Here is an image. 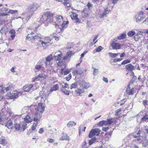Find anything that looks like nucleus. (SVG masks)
<instances>
[{"label":"nucleus","instance_id":"28","mask_svg":"<svg viewBox=\"0 0 148 148\" xmlns=\"http://www.w3.org/2000/svg\"><path fill=\"white\" fill-rule=\"evenodd\" d=\"M27 12V13L25 14V16L26 17V20H29L33 15V13L29 12Z\"/></svg>","mask_w":148,"mask_h":148},{"label":"nucleus","instance_id":"41","mask_svg":"<svg viewBox=\"0 0 148 148\" xmlns=\"http://www.w3.org/2000/svg\"><path fill=\"white\" fill-rule=\"evenodd\" d=\"M77 82H75L72 84L71 86L70 89L75 88L77 86Z\"/></svg>","mask_w":148,"mask_h":148},{"label":"nucleus","instance_id":"47","mask_svg":"<svg viewBox=\"0 0 148 148\" xmlns=\"http://www.w3.org/2000/svg\"><path fill=\"white\" fill-rule=\"evenodd\" d=\"M140 38V36H138V35L136 34L134 37V39L136 41H138Z\"/></svg>","mask_w":148,"mask_h":148},{"label":"nucleus","instance_id":"11","mask_svg":"<svg viewBox=\"0 0 148 148\" xmlns=\"http://www.w3.org/2000/svg\"><path fill=\"white\" fill-rule=\"evenodd\" d=\"M134 88H131L130 85H128L126 90L125 92L127 94L129 95H133L134 94Z\"/></svg>","mask_w":148,"mask_h":148},{"label":"nucleus","instance_id":"21","mask_svg":"<svg viewBox=\"0 0 148 148\" xmlns=\"http://www.w3.org/2000/svg\"><path fill=\"white\" fill-rule=\"evenodd\" d=\"M32 119L30 116L29 115L26 116L24 118V121L28 123H30L32 121Z\"/></svg>","mask_w":148,"mask_h":148},{"label":"nucleus","instance_id":"20","mask_svg":"<svg viewBox=\"0 0 148 148\" xmlns=\"http://www.w3.org/2000/svg\"><path fill=\"white\" fill-rule=\"evenodd\" d=\"M14 126L15 128L17 130L20 131H22V128L20 124L15 123L14 124Z\"/></svg>","mask_w":148,"mask_h":148},{"label":"nucleus","instance_id":"56","mask_svg":"<svg viewBox=\"0 0 148 148\" xmlns=\"http://www.w3.org/2000/svg\"><path fill=\"white\" fill-rule=\"evenodd\" d=\"M72 75L71 74H69L67 77H66V80L69 81L71 78Z\"/></svg>","mask_w":148,"mask_h":148},{"label":"nucleus","instance_id":"58","mask_svg":"<svg viewBox=\"0 0 148 148\" xmlns=\"http://www.w3.org/2000/svg\"><path fill=\"white\" fill-rule=\"evenodd\" d=\"M68 138V136H63L61 138V140H66Z\"/></svg>","mask_w":148,"mask_h":148},{"label":"nucleus","instance_id":"9","mask_svg":"<svg viewBox=\"0 0 148 148\" xmlns=\"http://www.w3.org/2000/svg\"><path fill=\"white\" fill-rule=\"evenodd\" d=\"M53 58L54 59V58L53 57L52 54H50L46 58V61L45 62L46 66H49L50 62Z\"/></svg>","mask_w":148,"mask_h":148},{"label":"nucleus","instance_id":"30","mask_svg":"<svg viewBox=\"0 0 148 148\" xmlns=\"http://www.w3.org/2000/svg\"><path fill=\"white\" fill-rule=\"evenodd\" d=\"M9 33L10 34H11L10 37L11 38L12 40H13L15 36V34L16 32L14 30L12 29L9 31Z\"/></svg>","mask_w":148,"mask_h":148},{"label":"nucleus","instance_id":"36","mask_svg":"<svg viewBox=\"0 0 148 148\" xmlns=\"http://www.w3.org/2000/svg\"><path fill=\"white\" fill-rule=\"evenodd\" d=\"M71 13L72 14L71 15V16L72 19L75 20L77 18V15L76 13L73 12H72Z\"/></svg>","mask_w":148,"mask_h":148},{"label":"nucleus","instance_id":"45","mask_svg":"<svg viewBox=\"0 0 148 148\" xmlns=\"http://www.w3.org/2000/svg\"><path fill=\"white\" fill-rule=\"evenodd\" d=\"M103 49V47L100 46L95 49L96 52H99L101 51Z\"/></svg>","mask_w":148,"mask_h":148},{"label":"nucleus","instance_id":"26","mask_svg":"<svg viewBox=\"0 0 148 148\" xmlns=\"http://www.w3.org/2000/svg\"><path fill=\"white\" fill-rule=\"evenodd\" d=\"M141 121L143 122H148V114H146L142 118Z\"/></svg>","mask_w":148,"mask_h":148},{"label":"nucleus","instance_id":"54","mask_svg":"<svg viewBox=\"0 0 148 148\" xmlns=\"http://www.w3.org/2000/svg\"><path fill=\"white\" fill-rule=\"evenodd\" d=\"M70 92V91L66 89H65L64 90L63 92L64 93L65 95H69Z\"/></svg>","mask_w":148,"mask_h":148},{"label":"nucleus","instance_id":"55","mask_svg":"<svg viewBox=\"0 0 148 148\" xmlns=\"http://www.w3.org/2000/svg\"><path fill=\"white\" fill-rule=\"evenodd\" d=\"M122 60V59L121 58H115L113 60V62H119L121 61Z\"/></svg>","mask_w":148,"mask_h":148},{"label":"nucleus","instance_id":"23","mask_svg":"<svg viewBox=\"0 0 148 148\" xmlns=\"http://www.w3.org/2000/svg\"><path fill=\"white\" fill-rule=\"evenodd\" d=\"M141 132L140 130L138 131V133L135 134H134L133 136V137L134 138H138L137 139V141H139L140 140V138L139 137L140 136V134Z\"/></svg>","mask_w":148,"mask_h":148},{"label":"nucleus","instance_id":"25","mask_svg":"<svg viewBox=\"0 0 148 148\" xmlns=\"http://www.w3.org/2000/svg\"><path fill=\"white\" fill-rule=\"evenodd\" d=\"M7 143L5 138L4 137H0V144L3 145H5Z\"/></svg>","mask_w":148,"mask_h":148},{"label":"nucleus","instance_id":"52","mask_svg":"<svg viewBox=\"0 0 148 148\" xmlns=\"http://www.w3.org/2000/svg\"><path fill=\"white\" fill-rule=\"evenodd\" d=\"M104 120L100 121L98 124V125L99 126L101 127L104 125Z\"/></svg>","mask_w":148,"mask_h":148},{"label":"nucleus","instance_id":"44","mask_svg":"<svg viewBox=\"0 0 148 148\" xmlns=\"http://www.w3.org/2000/svg\"><path fill=\"white\" fill-rule=\"evenodd\" d=\"M46 75L45 74L43 73H41L39 74L38 75L37 77L36 78H45Z\"/></svg>","mask_w":148,"mask_h":148},{"label":"nucleus","instance_id":"1","mask_svg":"<svg viewBox=\"0 0 148 148\" xmlns=\"http://www.w3.org/2000/svg\"><path fill=\"white\" fill-rule=\"evenodd\" d=\"M53 15V14L49 11L46 12L45 14L40 18V20L44 23L49 19L51 18Z\"/></svg>","mask_w":148,"mask_h":148},{"label":"nucleus","instance_id":"40","mask_svg":"<svg viewBox=\"0 0 148 148\" xmlns=\"http://www.w3.org/2000/svg\"><path fill=\"white\" fill-rule=\"evenodd\" d=\"M69 1L67 0H65L63 3L64 4V5L67 7H70L71 4L69 3Z\"/></svg>","mask_w":148,"mask_h":148},{"label":"nucleus","instance_id":"15","mask_svg":"<svg viewBox=\"0 0 148 148\" xmlns=\"http://www.w3.org/2000/svg\"><path fill=\"white\" fill-rule=\"evenodd\" d=\"M125 68L127 71H132L135 69L134 66L131 64L126 65Z\"/></svg>","mask_w":148,"mask_h":148},{"label":"nucleus","instance_id":"43","mask_svg":"<svg viewBox=\"0 0 148 148\" xmlns=\"http://www.w3.org/2000/svg\"><path fill=\"white\" fill-rule=\"evenodd\" d=\"M130 62L131 61L130 60H125L121 63V65H123L127 64L128 63H130Z\"/></svg>","mask_w":148,"mask_h":148},{"label":"nucleus","instance_id":"16","mask_svg":"<svg viewBox=\"0 0 148 148\" xmlns=\"http://www.w3.org/2000/svg\"><path fill=\"white\" fill-rule=\"evenodd\" d=\"M36 10V7L34 5H31L27 8V11L31 13H33V12L35 11Z\"/></svg>","mask_w":148,"mask_h":148},{"label":"nucleus","instance_id":"42","mask_svg":"<svg viewBox=\"0 0 148 148\" xmlns=\"http://www.w3.org/2000/svg\"><path fill=\"white\" fill-rule=\"evenodd\" d=\"M95 135L94 134V132H93V131L92 129V130L90 132L88 135V137L90 138H91Z\"/></svg>","mask_w":148,"mask_h":148},{"label":"nucleus","instance_id":"5","mask_svg":"<svg viewBox=\"0 0 148 148\" xmlns=\"http://www.w3.org/2000/svg\"><path fill=\"white\" fill-rule=\"evenodd\" d=\"M62 54V53L61 51H58L55 53L54 55V59L56 60H62L61 59L62 58L61 56Z\"/></svg>","mask_w":148,"mask_h":148},{"label":"nucleus","instance_id":"64","mask_svg":"<svg viewBox=\"0 0 148 148\" xmlns=\"http://www.w3.org/2000/svg\"><path fill=\"white\" fill-rule=\"evenodd\" d=\"M49 141V142L50 143H53L54 141V140L52 138H51L49 139V138H48L47 140V141Z\"/></svg>","mask_w":148,"mask_h":148},{"label":"nucleus","instance_id":"29","mask_svg":"<svg viewBox=\"0 0 148 148\" xmlns=\"http://www.w3.org/2000/svg\"><path fill=\"white\" fill-rule=\"evenodd\" d=\"M75 92L77 94H79V95H81V94L84 93V91L83 89H77L75 90Z\"/></svg>","mask_w":148,"mask_h":148},{"label":"nucleus","instance_id":"46","mask_svg":"<svg viewBox=\"0 0 148 148\" xmlns=\"http://www.w3.org/2000/svg\"><path fill=\"white\" fill-rule=\"evenodd\" d=\"M92 69H94V71H93V75H97L98 73V69H96L94 67H92Z\"/></svg>","mask_w":148,"mask_h":148},{"label":"nucleus","instance_id":"4","mask_svg":"<svg viewBox=\"0 0 148 148\" xmlns=\"http://www.w3.org/2000/svg\"><path fill=\"white\" fill-rule=\"evenodd\" d=\"M42 114L38 113V112H35L33 113L32 115V117L34 119V121L38 123V122L40 120V119L41 117Z\"/></svg>","mask_w":148,"mask_h":148},{"label":"nucleus","instance_id":"48","mask_svg":"<svg viewBox=\"0 0 148 148\" xmlns=\"http://www.w3.org/2000/svg\"><path fill=\"white\" fill-rule=\"evenodd\" d=\"M23 89L24 91L28 92L30 90L27 85L23 87Z\"/></svg>","mask_w":148,"mask_h":148},{"label":"nucleus","instance_id":"2","mask_svg":"<svg viewBox=\"0 0 148 148\" xmlns=\"http://www.w3.org/2000/svg\"><path fill=\"white\" fill-rule=\"evenodd\" d=\"M134 17L136 22L137 23H140L145 19V16L144 13L143 11H140L135 14Z\"/></svg>","mask_w":148,"mask_h":148},{"label":"nucleus","instance_id":"22","mask_svg":"<svg viewBox=\"0 0 148 148\" xmlns=\"http://www.w3.org/2000/svg\"><path fill=\"white\" fill-rule=\"evenodd\" d=\"M29 123L25 122L24 121L22 122V131H23L26 129L28 126V124Z\"/></svg>","mask_w":148,"mask_h":148},{"label":"nucleus","instance_id":"14","mask_svg":"<svg viewBox=\"0 0 148 148\" xmlns=\"http://www.w3.org/2000/svg\"><path fill=\"white\" fill-rule=\"evenodd\" d=\"M80 86H82L84 89H87L90 87L89 83L86 82L84 81H82L80 83Z\"/></svg>","mask_w":148,"mask_h":148},{"label":"nucleus","instance_id":"3","mask_svg":"<svg viewBox=\"0 0 148 148\" xmlns=\"http://www.w3.org/2000/svg\"><path fill=\"white\" fill-rule=\"evenodd\" d=\"M21 93L17 92L16 91H13L10 92L8 94V96L10 99H16L18 97V95H21Z\"/></svg>","mask_w":148,"mask_h":148},{"label":"nucleus","instance_id":"61","mask_svg":"<svg viewBox=\"0 0 148 148\" xmlns=\"http://www.w3.org/2000/svg\"><path fill=\"white\" fill-rule=\"evenodd\" d=\"M148 103V101L147 100H145L143 101V104L145 106Z\"/></svg>","mask_w":148,"mask_h":148},{"label":"nucleus","instance_id":"12","mask_svg":"<svg viewBox=\"0 0 148 148\" xmlns=\"http://www.w3.org/2000/svg\"><path fill=\"white\" fill-rule=\"evenodd\" d=\"M8 31V28L4 25L0 30V33L1 35L3 34L5 36L6 34V32Z\"/></svg>","mask_w":148,"mask_h":148},{"label":"nucleus","instance_id":"57","mask_svg":"<svg viewBox=\"0 0 148 148\" xmlns=\"http://www.w3.org/2000/svg\"><path fill=\"white\" fill-rule=\"evenodd\" d=\"M44 132V130H43V128H41L39 129V131H38V133L40 134H42Z\"/></svg>","mask_w":148,"mask_h":148},{"label":"nucleus","instance_id":"7","mask_svg":"<svg viewBox=\"0 0 148 148\" xmlns=\"http://www.w3.org/2000/svg\"><path fill=\"white\" fill-rule=\"evenodd\" d=\"M63 18V17L61 15H57L56 17V21L55 23V25L56 26L60 25L62 21Z\"/></svg>","mask_w":148,"mask_h":148},{"label":"nucleus","instance_id":"49","mask_svg":"<svg viewBox=\"0 0 148 148\" xmlns=\"http://www.w3.org/2000/svg\"><path fill=\"white\" fill-rule=\"evenodd\" d=\"M143 146L144 147H146L148 145V139L145 140L142 143Z\"/></svg>","mask_w":148,"mask_h":148},{"label":"nucleus","instance_id":"18","mask_svg":"<svg viewBox=\"0 0 148 148\" xmlns=\"http://www.w3.org/2000/svg\"><path fill=\"white\" fill-rule=\"evenodd\" d=\"M71 69H66L65 70H64V68H62L61 69V73L62 75L63 73H64V75H66L69 73L71 72Z\"/></svg>","mask_w":148,"mask_h":148},{"label":"nucleus","instance_id":"19","mask_svg":"<svg viewBox=\"0 0 148 148\" xmlns=\"http://www.w3.org/2000/svg\"><path fill=\"white\" fill-rule=\"evenodd\" d=\"M5 126L8 129H11L13 127V122L10 119L6 123Z\"/></svg>","mask_w":148,"mask_h":148},{"label":"nucleus","instance_id":"13","mask_svg":"<svg viewBox=\"0 0 148 148\" xmlns=\"http://www.w3.org/2000/svg\"><path fill=\"white\" fill-rule=\"evenodd\" d=\"M83 69L82 67L78 68L77 69L75 70L73 73L74 75L81 74L84 72V70Z\"/></svg>","mask_w":148,"mask_h":148},{"label":"nucleus","instance_id":"24","mask_svg":"<svg viewBox=\"0 0 148 148\" xmlns=\"http://www.w3.org/2000/svg\"><path fill=\"white\" fill-rule=\"evenodd\" d=\"M109 11L110 10H108L107 8L105 9L103 13L100 16V18H103L104 16H106V14L109 12Z\"/></svg>","mask_w":148,"mask_h":148},{"label":"nucleus","instance_id":"39","mask_svg":"<svg viewBox=\"0 0 148 148\" xmlns=\"http://www.w3.org/2000/svg\"><path fill=\"white\" fill-rule=\"evenodd\" d=\"M35 69L37 70H39L40 69H42L43 70L45 69V68L42 67V65H38L37 64L35 66Z\"/></svg>","mask_w":148,"mask_h":148},{"label":"nucleus","instance_id":"62","mask_svg":"<svg viewBox=\"0 0 148 148\" xmlns=\"http://www.w3.org/2000/svg\"><path fill=\"white\" fill-rule=\"evenodd\" d=\"M64 87L65 88H67L68 89L69 88V84L67 83H65L64 84Z\"/></svg>","mask_w":148,"mask_h":148},{"label":"nucleus","instance_id":"33","mask_svg":"<svg viewBox=\"0 0 148 148\" xmlns=\"http://www.w3.org/2000/svg\"><path fill=\"white\" fill-rule=\"evenodd\" d=\"M126 36V35L125 33H123L120 36L117 37V39L119 40H121L125 38Z\"/></svg>","mask_w":148,"mask_h":148},{"label":"nucleus","instance_id":"50","mask_svg":"<svg viewBox=\"0 0 148 148\" xmlns=\"http://www.w3.org/2000/svg\"><path fill=\"white\" fill-rule=\"evenodd\" d=\"M17 12V10H10L8 12V13H10L12 14H15Z\"/></svg>","mask_w":148,"mask_h":148},{"label":"nucleus","instance_id":"53","mask_svg":"<svg viewBox=\"0 0 148 148\" xmlns=\"http://www.w3.org/2000/svg\"><path fill=\"white\" fill-rule=\"evenodd\" d=\"M37 123H34L32 127V131H34L36 130V127Z\"/></svg>","mask_w":148,"mask_h":148},{"label":"nucleus","instance_id":"60","mask_svg":"<svg viewBox=\"0 0 148 148\" xmlns=\"http://www.w3.org/2000/svg\"><path fill=\"white\" fill-rule=\"evenodd\" d=\"M29 34H28L27 35V37H26V40H30L31 39H32V38H31V37H30V36H29Z\"/></svg>","mask_w":148,"mask_h":148},{"label":"nucleus","instance_id":"34","mask_svg":"<svg viewBox=\"0 0 148 148\" xmlns=\"http://www.w3.org/2000/svg\"><path fill=\"white\" fill-rule=\"evenodd\" d=\"M136 34L135 32L133 30L129 32L127 34V35L129 37H132Z\"/></svg>","mask_w":148,"mask_h":148},{"label":"nucleus","instance_id":"31","mask_svg":"<svg viewBox=\"0 0 148 148\" xmlns=\"http://www.w3.org/2000/svg\"><path fill=\"white\" fill-rule=\"evenodd\" d=\"M59 89V86L58 84H56L54 85L50 89V91L52 92L53 91H56L58 90Z\"/></svg>","mask_w":148,"mask_h":148},{"label":"nucleus","instance_id":"6","mask_svg":"<svg viewBox=\"0 0 148 148\" xmlns=\"http://www.w3.org/2000/svg\"><path fill=\"white\" fill-rule=\"evenodd\" d=\"M45 109V104L42 103H40L38 104V106L37 108V110L40 113H42L44 111Z\"/></svg>","mask_w":148,"mask_h":148},{"label":"nucleus","instance_id":"17","mask_svg":"<svg viewBox=\"0 0 148 148\" xmlns=\"http://www.w3.org/2000/svg\"><path fill=\"white\" fill-rule=\"evenodd\" d=\"M69 23L68 21H64L61 25L62 27L60 28V31H62L64 28L67 27L68 24Z\"/></svg>","mask_w":148,"mask_h":148},{"label":"nucleus","instance_id":"32","mask_svg":"<svg viewBox=\"0 0 148 148\" xmlns=\"http://www.w3.org/2000/svg\"><path fill=\"white\" fill-rule=\"evenodd\" d=\"M76 125V123L73 121H71L69 122L67 124V126L68 127H71L73 126H75Z\"/></svg>","mask_w":148,"mask_h":148},{"label":"nucleus","instance_id":"59","mask_svg":"<svg viewBox=\"0 0 148 148\" xmlns=\"http://www.w3.org/2000/svg\"><path fill=\"white\" fill-rule=\"evenodd\" d=\"M109 127H105L102 128V130L106 132L108 129Z\"/></svg>","mask_w":148,"mask_h":148},{"label":"nucleus","instance_id":"27","mask_svg":"<svg viewBox=\"0 0 148 148\" xmlns=\"http://www.w3.org/2000/svg\"><path fill=\"white\" fill-rule=\"evenodd\" d=\"M27 12V13L25 14V16L26 17V20H29L33 15V13L29 12Z\"/></svg>","mask_w":148,"mask_h":148},{"label":"nucleus","instance_id":"51","mask_svg":"<svg viewBox=\"0 0 148 148\" xmlns=\"http://www.w3.org/2000/svg\"><path fill=\"white\" fill-rule=\"evenodd\" d=\"M107 122L108 123L109 125H111L113 121V119L112 118L110 119H107Z\"/></svg>","mask_w":148,"mask_h":148},{"label":"nucleus","instance_id":"63","mask_svg":"<svg viewBox=\"0 0 148 148\" xmlns=\"http://www.w3.org/2000/svg\"><path fill=\"white\" fill-rule=\"evenodd\" d=\"M130 148H139V147L137 145L133 144L131 146Z\"/></svg>","mask_w":148,"mask_h":148},{"label":"nucleus","instance_id":"38","mask_svg":"<svg viewBox=\"0 0 148 148\" xmlns=\"http://www.w3.org/2000/svg\"><path fill=\"white\" fill-rule=\"evenodd\" d=\"M108 54L109 55V56L112 58H116L117 57L118 55V53H112L111 52H109L108 53Z\"/></svg>","mask_w":148,"mask_h":148},{"label":"nucleus","instance_id":"10","mask_svg":"<svg viewBox=\"0 0 148 148\" xmlns=\"http://www.w3.org/2000/svg\"><path fill=\"white\" fill-rule=\"evenodd\" d=\"M31 38L32 39L35 41L41 42V40L42 38L41 37V35L40 34H35L34 36H32Z\"/></svg>","mask_w":148,"mask_h":148},{"label":"nucleus","instance_id":"35","mask_svg":"<svg viewBox=\"0 0 148 148\" xmlns=\"http://www.w3.org/2000/svg\"><path fill=\"white\" fill-rule=\"evenodd\" d=\"M93 131L94 132V134L95 135L98 136L101 131V130L98 128H96L94 129H93Z\"/></svg>","mask_w":148,"mask_h":148},{"label":"nucleus","instance_id":"8","mask_svg":"<svg viewBox=\"0 0 148 148\" xmlns=\"http://www.w3.org/2000/svg\"><path fill=\"white\" fill-rule=\"evenodd\" d=\"M112 47L113 49H121V45L119 43L113 41L111 44Z\"/></svg>","mask_w":148,"mask_h":148},{"label":"nucleus","instance_id":"37","mask_svg":"<svg viewBox=\"0 0 148 148\" xmlns=\"http://www.w3.org/2000/svg\"><path fill=\"white\" fill-rule=\"evenodd\" d=\"M96 141V138L95 137H93L89 141V145H92L94 142Z\"/></svg>","mask_w":148,"mask_h":148}]
</instances>
